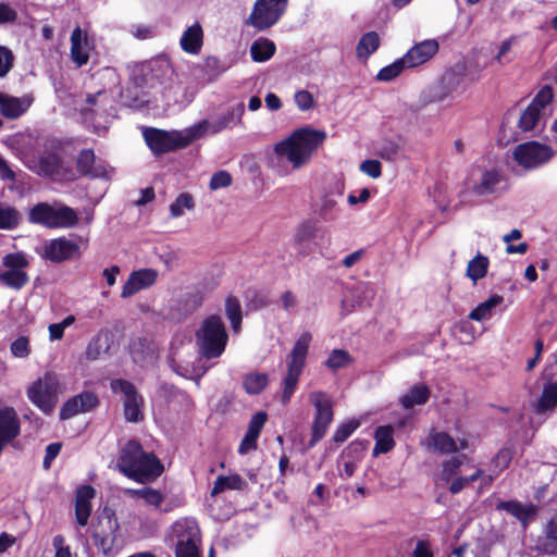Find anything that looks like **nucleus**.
Wrapping results in <instances>:
<instances>
[{
	"mask_svg": "<svg viewBox=\"0 0 557 557\" xmlns=\"http://www.w3.org/2000/svg\"><path fill=\"white\" fill-rule=\"evenodd\" d=\"M326 139L324 131L300 127L277 141L269 156V166L280 176H287L307 165Z\"/></svg>",
	"mask_w": 557,
	"mask_h": 557,
	"instance_id": "1",
	"label": "nucleus"
},
{
	"mask_svg": "<svg viewBox=\"0 0 557 557\" xmlns=\"http://www.w3.org/2000/svg\"><path fill=\"white\" fill-rule=\"evenodd\" d=\"M116 467L126 478L145 483L158 478L163 467L153 453H147L137 441H128L121 449Z\"/></svg>",
	"mask_w": 557,
	"mask_h": 557,
	"instance_id": "2",
	"label": "nucleus"
},
{
	"mask_svg": "<svg viewBox=\"0 0 557 557\" xmlns=\"http://www.w3.org/2000/svg\"><path fill=\"white\" fill-rule=\"evenodd\" d=\"M28 221L49 230H66L77 225L78 214L59 201L38 202L30 208Z\"/></svg>",
	"mask_w": 557,
	"mask_h": 557,
	"instance_id": "3",
	"label": "nucleus"
},
{
	"mask_svg": "<svg viewBox=\"0 0 557 557\" xmlns=\"http://www.w3.org/2000/svg\"><path fill=\"white\" fill-rule=\"evenodd\" d=\"M195 337L198 352L206 359L220 357L228 341L225 324L216 314L209 315L201 322Z\"/></svg>",
	"mask_w": 557,
	"mask_h": 557,
	"instance_id": "4",
	"label": "nucleus"
},
{
	"mask_svg": "<svg viewBox=\"0 0 557 557\" xmlns=\"http://www.w3.org/2000/svg\"><path fill=\"white\" fill-rule=\"evenodd\" d=\"M312 341L310 332H302L296 339L286 358L287 371L282 381V403L287 404L296 391L300 374L305 368L307 355Z\"/></svg>",
	"mask_w": 557,
	"mask_h": 557,
	"instance_id": "5",
	"label": "nucleus"
},
{
	"mask_svg": "<svg viewBox=\"0 0 557 557\" xmlns=\"http://www.w3.org/2000/svg\"><path fill=\"white\" fill-rule=\"evenodd\" d=\"M143 136L153 154H163L185 148L197 140L191 125L180 131H162L148 127L143 131Z\"/></svg>",
	"mask_w": 557,
	"mask_h": 557,
	"instance_id": "6",
	"label": "nucleus"
},
{
	"mask_svg": "<svg viewBox=\"0 0 557 557\" xmlns=\"http://www.w3.org/2000/svg\"><path fill=\"white\" fill-rule=\"evenodd\" d=\"M170 537L175 546V557H200V530L194 519L175 521L171 527Z\"/></svg>",
	"mask_w": 557,
	"mask_h": 557,
	"instance_id": "7",
	"label": "nucleus"
},
{
	"mask_svg": "<svg viewBox=\"0 0 557 557\" xmlns=\"http://www.w3.org/2000/svg\"><path fill=\"white\" fill-rule=\"evenodd\" d=\"M62 392L58 375L46 372L27 388L29 401L45 413H50L58 401V395Z\"/></svg>",
	"mask_w": 557,
	"mask_h": 557,
	"instance_id": "8",
	"label": "nucleus"
},
{
	"mask_svg": "<svg viewBox=\"0 0 557 557\" xmlns=\"http://www.w3.org/2000/svg\"><path fill=\"white\" fill-rule=\"evenodd\" d=\"M287 4L288 0H256L245 24L259 32L265 30L277 24Z\"/></svg>",
	"mask_w": 557,
	"mask_h": 557,
	"instance_id": "9",
	"label": "nucleus"
},
{
	"mask_svg": "<svg viewBox=\"0 0 557 557\" xmlns=\"http://www.w3.org/2000/svg\"><path fill=\"white\" fill-rule=\"evenodd\" d=\"M119 522L111 508H103L94 527L92 537L95 545L103 555H111L117 550Z\"/></svg>",
	"mask_w": 557,
	"mask_h": 557,
	"instance_id": "10",
	"label": "nucleus"
},
{
	"mask_svg": "<svg viewBox=\"0 0 557 557\" xmlns=\"http://www.w3.org/2000/svg\"><path fill=\"white\" fill-rule=\"evenodd\" d=\"M309 400L314 408V416L312 421V435L309 442V447H313L319 441H321L329 425L333 421V401L329 394L321 391H314L309 394Z\"/></svg>",
	"mask_w": 557,
	"mask_h": 557,
	"instance_id": "11",
	"label": "nucleus"
},
{
	"mask_svg": "<svg viewBox=\"0 0 557 557\" xmlns=\"http://www.w3.org/2000/svg\"><path fill=\"white\" fill-rule=\"evenodd\" d=\"M245 106L243 102L228 108L225 112L218 115L214 120H201L191 125L196 139L207 135H215L225 129H232L242 124Z\"/></svg>",
	"mask_w": 557,
	"mask_h": 557,
	"instance_id": "12",
	"label": "nucleus"
},
{
	"mask_svg": "<svg viewBox=\"0 0 557 557\" xmlns=\"http://www.w3.org/2000/svg\"><path fill=\"white\" fill-rule=\"evenodd\" d=\"M553 97V88L548 85L543 86L539 90L534 99L520 115L518 126L521 132H532L541 125L544 116V109L550 103Z\"/></svg>",
	"mask_w": 557,
	"mask_h": 557,
	"instance_id": "13",
	"label": "nucleus"
},
{
	"mask_svg": "<svg viewBox=\"0 0 557 557\" xmlns=\"http://www.w3.org/2000/svg\"><path fill=\"white\" fill-rule=\"evenodd\" d=\"M515 161L525 170H532L548 162L553 157L550 147L537 141L518 145L512 152Z\"/></svg>",
	"mask_w": 557,
	"mask_h": 557,
	"instance_id": "14",
	"label": "nucleus"
},
{
	"mask_svg": "<svg viewBox=\"0 0 557 557\" xmlns=\"http://www.w3.org/2000/svg\"><path fill=\"white\" fill-rule=\"evenodd\" d=\"M344 195V183L336 180L321 193L317 202V214L324 222L336 221L342 212L339 201Z\"/></svg>",
	"mask_w": 557,
	"mask_h": 557,
	"instance_id": "15",
	"label": "nucleus"
},
{
	"mask_svg": "<svg viewBox=\"0 0 557 557\" xmlns=\"http://www.w3.org/2000/svg\"><path fill=\"white\" fill-rule=\"evenodd\" d=\"M503 175L494 168H474L468 178V187L478 196H487L500 190Z\"/></svg>",
	"mask_w": 557,
	"mask_h": 557,
	"instance_id": "16",
	"label": "nucleus"
},
{
	"mask_svg": "<svg viewBox=\"0 0 557 557\" xmlns=\"http://www.w3.org/2000/svg\"><path fill=\"white\" fill-rule=\"evenodd\" d=\"M111 389L124 396V416L128 422H138L143 419V397L135 386L125 380L119 379L111 382Z\"/></svg>",
	"mask_w": 557,
	"mask_h": 557,
	"instance_id": "17",
	"label": "nucleus"
},
{
	"mask_svg": "<svg viewBox=\"0 0 557 557\" xmlns=\"http://www.w3.org/2000/svg\"><path fill=\"white\" fill-rule=\"evenodd\" d=\"M70 55L72 62L82 67L89 61L91 52L95 50V41L89 34L81 27H75L71 34Z\"/></svg>",
	"mask_w": 557,
	"mask_h": 557,
	"instance_id": "18",
	"label": "nucleus"
},
{
	"mask_svg": "<svg viewBox=\"0 0 557 557\" xmlns=\"http://www.w3.org/2000/svg\"><path fill=\"white\" fill-rule=\"evenodd\" d=\"M203 299L205 295L199 289L181 294L170 307V318L175 321L186 319L202 306Z\"/></svg>",
	"mask_w": 557,
	"mask_h": 557,
	"instance_id": "19",
	"label": "nucleus"
},
{
	"mask_svg": "<svg viewBox=\"0 0 557 557\" xmlns=\"http://www.w3.org/2000/svg\"><path fill=\"white\" fill-rule=\"evenodd\" d=\"M77 255H79V246L66 237L48 240L42 252V256L52 262H62Z\"/></svg>",
	"mask_w": 557,
	"mask_h": 557,
	"instance_id": "20",
	"label": "nucleus"
},
{
	"mask_svg": "<svg viewBox=\"0 0 557 557\" xmlns=\"http://www.w3.org/2000/svg\"><path fill=\"white\" fill-rule=\"evenodd\" d=\"M158 278V271L154 269L146 268L133 271L125 284L122 287L121 297L128 298L138 292L152 286Z\"/></svg>",
	"mask_w": 557,
	"mask_h": 557,
	"instance_id": "21",
	"label": "nucleus"
},
{
	"mask_svg": "<svg viewBox=\"0 0 557 557\" xmlns=\"http://www.w3.org/2000/svg\"><path fill=\"white\" fill-rule=\"evenodd\" d=\"M99 399L92 392H84L70 398L64 403L60 410V419L67 420L79 413L88 412L95 409Z\"/></svg>",
	"mask_w": 557,
	"mask_h": 557,
	"instance_id": "22",
	"label": "nucleus"
},
{
	"mask_svg": "<svg viewBox=\"0 0 557 557\" xmlns=\"http://www.w3.org/2000/svg\"><path fill=\"white\" fill-rule=\"evenodd\" d=\"M440 49L436 39H425L412 46L403 57L409 69L417 67L430 61Z\"/></svg>",
	"mask_w": 557,
	"mask_h": 557,
	"instance_id": "23",
	"label": "nucleus"
},
{
	"mask_svg": "<svg viewBox=\"0 0 557 557\" xmlns=\"http://www.w3.org/2000/svg\"><path fill=\"white\" fill-rule=\"evenodd\" d=\"M33 101L29 95L14 97L0 92V114L11 120L18 119L30 108Z\"/></svg>",
	"mask_w": 557,
	"mask_h": 557,
	"instance_id": "24",
	"label": "nucleus"
},
{
	"mask_svg": "<svg viewBox=\"0 0 557 557\" xmlns=\"http://www.w3.org/2000/svg\"><path fill=\"white\" fill-rule=\"evenodd\" d=\"M534 548L540 555H554L557 552V515L544 525L543 534L536 539Z\"/></svg>",
	"mask_w": 557,
	"mask_h": 557,
	"instance_id": "25",
	"label": "nucleus"
},
{
	"mask_svg": "<svg viewBox=\"0 0 557 557\" xmlns=\"http://www.w3.org/2000/svg\"><path fill=\"white\" fill-rule=\"evenodd\" d=\"M77 169L83 175L95 178L109 177L110 171L102 163H96V157L91 149H84L77 158Z\"/></svg>",
	"mask_w": 557,
	"mask_h": 557,
	"instance_id": "26",
	"label": "nucleus"
},
{
	"mask_svg": "<svg viewBox=\"0 0 557 557\" xmlns=\"http://www.w3.org/2000/svg\"><path fill=\"white\" fill-rule=\"evenodd\" d=\"M202 45L203 30L200 23L195 22L183 32L180 39V47L184 52L197 55L200 53Z\"/></svg>",
	"mask_w": 557,
	"mask_h": 557,
	"instance_id": "27",
	"label": "nucleus"
},
{
	"mask_svg": "<svg viewBox=\"0 0 557 557\" xmlns=\"http://www.w3.org/2000/svg\"><path fill=\"white\" fill-rule=\"evenodd\" d=\"M144 500L147 505L163 513L170 512L183 504L182 498L177 496L168 497L159 490L152 487H148L146 495H144Z\"/></svg>",
	"mask_w": 557,
	"mask_h": 557,
	"instance_id": "28",
	"label": "nucleus"
},
{
	"mask_svg": "<svg viewBox=\"0 0 557 557\" xmlns=\"http://www.w3.org/2000/svg\"><path fill=\"white\" fill-rule=\"evenodd\" d=\"M113 335L109 330H100L88 343L85 356L88 360H97L109 352Z\"/></svg>",
	"mask_w": 557,
	"mask_h": 557,
	"instance_id": "29",
	"label": "nucleus"
},
{
	"mask_svg": "<svg viewBox=\"0 0 557 557\" xmlns=\"http://www.w3.org/2000/svg\"><path fill=\"white\" fill-rule=\"evenodd\" d=\"M429 446L441 454H451L467 448L468 444L466 440L455 441L445 432H434L429 436Z\"/></svg>",
	"mask_w": 557,
	"mask_h": 557,
	"instance_id": "30",
	"label": "nucleus"
},
{
	"mask_svg": "<svg viewBox=\"0 0 557 557\" xmlns=\"http://www.w3.org/2000/svg\"><path fill=\"white\" fill-rule=\"evenodd\" d=\"M499 509H503L518 519L523 529H527L530 519H532L536 512L537 508L534 505H523L516 500L503 502L498 505Z\"/></svg>",
	"mask_w": 557,
	"mask_h": 557,
	"instance_id": "31",
	"label": "nucleus"
},
{
	"mask_svg": "<svg viewBox=\"0 0 557 557\" xmlns=\"http://www.w3.org/2000/svg\"><path fill=\"white\" fill-rule=\"evenodd\" d=\"M61 169V161L57 152L44 151L39 158L35 171L39 175L55 176Z\"/></svg>",
	"mask_w": 557,
	"mask_h": 557,
	"instance_id": "32",
	"label": "nucleus"
},
{
	"mask_svg": "<svg viewBox=\"0 0 557 557\" xmlns=\"http://www.w3.org/2000/svg\"><path fill=\"white\" fill-rule=\"evenodd\" d=\"M430 398V389L423 384L413 385L406 394H404L399 401L404 409H410L413 406H421L426 404Z\"/></svg>",
	"mask_w": 557,
	"mask_h": 557,
	"instance_id": "33",
	"label": "nucleus"
},
{
	"mask_svg": "<svg viewBox=\"0 0 557 557\" xmlns=\"http://www.w3.org/2000/svg\"><path fill=\"white\" fill-rule=\"evenodd\" d=\"M504 297L500 295H492L485 301L480 302L470 313L469 319L478 322L488 320L493 315V310L502 305Z\"/></svg>",
	"mask_w": 557,
	"mask_h": 557,
	"instance_id": "34",
	"label": "nucleus"
},
{
	"mask_svg": "<svg viewBox=\"0 0 557 557\" xmlns=\"http://www.w3.org/2000/svg\"><path fill=\"white\" fill-rule=\"evenodd\" d=\"M275 44L268 38H258L250 47V54L256 62H265L275 53Z\"/></svg>",
	"mask_w": 557,
	"mask_h": 557,
	"instance_id": "35",
	"label": "nucleus"
},
{
	"mask_svg": "<svg viewBox=\"0 0 557 557\" xmlns=\"http://www.w3.org/2000/svg\"><path fill=\"white\" fill-rule=\"evenodd\" d=\"M317 235V226L312 222L301 223L294 235V243L304 255L309 252L307 244L312 240Z\"/></svg>",
	"mask_w": 557,
	"mask_h": 557,
	"instance_id": "36",
	"label": "nucleus"
},
{
	"mask_svg": "<svg viewBox=\"0 0 557 557\" xmlns=\"http://www.w3.org/2000/svg\"><path fill=\"white\" fill-rule=\"evenodd\" d=\"M488 265V258L479 252L468 262L466 275L475 284L487 274Z\"/></svg>",
	"mask_w": 557,
	"mask_h": 557,
	"instance_id": "37",
	"label": "nucleus"
},
{
	"mask_svg": "<svg viewBox=\"0 0 557 557\" xmlns=\"http://www.w3.org/2000/svg\"><path fill=\"white\" fill-rule=\"evenodd\" d=\"M394 430L391 425H381L375 430L374 454L388 453L395 445L393 438Z\"/></svg>",
	"mask_w": 557,
	"mask_h": 557,
	"instance_id": "38",
	"label": "nucleus"
},
{
	"mask_svg": "<svg viewBox=\"0 0 557 557\" xmlns=\"http://www.w3.org/2000/svg\"><path fill=\"white\" fill-rule=\"evenodd\" d=\"M380 46V37L376 32L364 34L356 47V55L359 59H368Z\"/></svg>",
	"mask_w": 557,
	"mask_h": 557,
	"instance_id": "39",
	"label": "nucleus"
},
{
	"mask_svg": "<svg viewBox=\"0 0 557 557\" xmlns=\"http://www.w3.org/2000/svg\"><path fill=\"white\" fill-rule=\"evenodd\" d=\"M245 480L238 474H230L226 476H218L214 482V486L211 491V495L214 496L224 492L225 490L242 491L246 487Z\"/></svg>",
	"mask_w": 557,
	"mask_h": 557,
	"instance_id": "40",
	"label": "nucleus"
},
{
	"mask_svg": "<svg viewBox=\"0 0 557 557\" xmlns=\"http://www.w3.org/2000/svg\"><path fill=\"white\" fill-rule=\"evenodd\" d=\"M352 361L354 359L348 351L344 349H333L329 354L324 364L327 369L335 372L339 369L349 367Z\"/></svg>",
	"mask_w": 557,
	"mask_h": 557,
	"instance_id": "41",
	"label": "nucleus"
},
{
	"mask_svg": "<svg viewBox=\"0 0 557 557\" xmlns=\"http://www.w3.org/2000/svg\"><path fill=\"white\" fill-rule=\"evenodd\" d=\"M108 95L106 91H98L94 95H87L86 103L87 107L83 109L85 120H92L95 115L99 114L104 102H108Z\"/></svg>",
	"mask_w": 557,
	"mask_h": 557,
	"instance_id": "42",
	"label": "nucleus"
},
{
	"mask_svg": "<svg viewBox=\"0 0 557 557\" xmlns=\"http://www.w3.org/2000/svg\"><path fill=\"white\" fill-rule=\"evenodd\" d=\"M225 313L231 322L235 333L239 332L243 320L242 307L239 300L234 296H228L225 300Z\"/></svg>",
	"mask_w": 557,
	"mask_h": 557,
	"instance_id": "43",
	"label": "nucleus"
},
{
	"mask_svg": "<svg viewBox=\"0 0 557 557\" xmlns=\"http://www.w3.org/2000/svg\"><path fill=\"white\" fill-rule=\"evenodd\" d=\"M374 296L375 290L369 283H360L352 289V306H370Z\"/></svg>",
	"mask_w": 557,
	"mask_h": 557,
	"instance_id": "44",
	"label": "nucleus"
},
{
	"mask_svg": "<svg viewBox=\"0 0 557 557\" xmlns=\"http://www.w3.org/2000/svg\"><path fill=\"white\" fill-rule=\"evenodd\" d=\"M468 458L466 455L454 456L442 463V471L440 479L448 483L460 470Z\"/></svg>",
	"mask_w": 557,
	"mask_h": 557,
	"instance_id": "45",
	"label": "nucleus"
},
{
	"mask_svg": "<svg viewBox=\"0 0 557 557\" xmlns=\"http://www.w3.org/2000/svg\"><path fill=\"white\" fill-rule=\"evenodd\" d=\"M350 449H351V446L348 448V451L343 454V456L341 457V460L338 461L337 473H338L339 478H342V479L351 478L356 473V471L359 467L360 458L351 457Z\"/></svg>",
	"mask_w": 557,
	"mask_h": 557,
	"instance_id": "46",
	"label": "nucleus"
},
{
	"mask_svg": "<svg viewBox=\"0 0 557 557\" xmlns=\"http://www.w3.org/2000/svg\"><path fill=\"white\" fill-rule=\"evenodd\" d=\"M20 212L5 203H0V230H13L20 223Z\"/></svg>",
	"mask_w": 557,
	"mask_h": 557,
	"instance_id": "47",
	"label": "nucleus"
},
{
	"mask_svg": "<svg viewBox=\"0 0 557 557\" xmlns=\"http://www.w3.org/2000/svg\"><path fill=\"white\" fill-rule=\"evenodd\" d=\"M0 281L9 287L20 289L28 281L27 274L20 269H11L0 274Z\"/></svg>",
	"mask_w": 557,
	"mask_h": 557,
	"instance_id": "48",
	"label": "nucleus"
},
{
	"mask_svg": "<svg viewBox=\"0 0 557 557\" xmlns=\"http://www.w3.org/2000/svg\"><path fill=\"white\" fill-rule=\"evenodd\" d=\"M557 406V385L547 384L544 386L542 396L537 404V411L543 412Z\"/></svg>",
	"mask_w": 557,
	"mask_h": 557,
	"instance_id": "49",
	"label": "nucleus"
},
{
	"mask_svg": "<svg viewBox=\"0 0 557 557\" xmlns=\"http://www.w3.org/2000/svg\"><path fill=\"white\" fill-rule=\"evenodd\" d=\"M195 207L194 198L187 193L178 195L174 202L170 205V214L176 219L184 215L186 210H191Z\"/></svg>",
	"mask_w": 557,
	"mask_h": 557,
	"instance_id": "50",
	"label": "nucleus"
},
{
	"mask_svg": "<svg viewBox=\"0 0 557 557\" xmlns=\"http://www.w3.org/2000/svg\"><path fill=\"white\" fill-rule=\"evenodd\" d=\"M405 69H409L403 58L397 59L393 63L384 66L376 74L377 81L389 82L397 77Z\"/></svg>",
	"mask_w": 557,
	"mask_h": 557,
	"instance_id": "51",
	"label": "nucleus"
},
{
	"mask_svg": "<svg viewBox=\"0 0 557 557\" xmlns=\"http://www.w3.org/2000/svg\"><path fill=\"white\" fill-rule=\"evenodd\" d=\"M268 384V376L263 373H250L244 380V388L248 394H259Z\"/></svg>",
	"mask_w": 557,
	"mask_h": 557,
	"instance_id": "52",
	"label": "nucleus"
},
{
	"mask_svg": "<svg viewBox=\"0 0 557 557\" xmlns=\"http://www.w3.org/2000/svg\"><path fill=\"white\" fill-rule=\"evenodd\" d=\"M518 41L517 36H511L507 39H505L499 48L498 51L495 53L493 61L496 62L498 65H506L509 62H511V58H509V54L512 50L513 45Z\"/></svg>",
	"mask_w": 557,
	"mask_h": 557,
	"instance_id": "53",
	"label": "nucleus"
},
{
	"mask_svg": "<svg viewBox=\"0 0 557 557\" xmlns=\"http://www.w3.org/2000/svg\"><path fill=\"white\" fill-rule=\"evenodd\" d=\"M454 77H455L454 73H446L443 77L442 84L433 86L430 89L431 95H430L429 101H431V102L443 101L444 99H446L450 94V89H446L444 84H446V85L453 84Z\"/></svg>",
	"mask_w": 557,
	"mask_h": 557,
	"instance_id": "54",
	"label": "nucleus"
},
{
	"mask_svg": "<svg viewBox=\"0 0 557 557\" xmlns=\"http://www.w3.org/2000/svg\"><path fill=\"white\" fill-rule=\"evenodd\" d=\"M294 101L296 107L302 112L310 111L315 107L312 94L305 89L295 92Z\"/></svg>",
	"mask_w": 557,
	"mask_h": 557,
	"instance_id": "55",
	"label": "nucleus"
},
{
	"mask_svg": "<svg viewBox=\"0 0 557 557\" xmlns=\"http://www.w3.org/2000/svg\"><path fill=\"white\" fill-rule=\"evenodd\" d=\"M481 469H475L474 472L468 476H458L451 481L449 491L451 494L460 493L468 484L474 482L482 475Z\"/></svg>",
	"mask_w": 557,
	"mask_h": 557,
	"instance_id": "56",
	"label": "nucleus"
},
{
	"mask_svg": "<svg viewBox=\"0 0 557 557\" xmlns=\"http://www.w3.org/2000/svg\"><path fill=\"white\" fill-rule=\"evenodd\" d=\"M11 354L15 358H27L30 354L29 339L26 336H20L10 346Z\"/></svg>",
	"mask_w": 557,
	"mask_h": 557,
	"instance_id": "57",
	"label": "nucleus"
},
{
	"mask_svg": "<svg viewBox=\"0 0 557 557\" xmlns=\"http://www.w3.org/2000/svg\"><path fill=\"white\" fill-rule=\"evenodd\" d=\"M359 426V422L357 421H348L345 423H342L336 429L334 435H333V442L335 443H343L345 442Z\"/></svg>",
	"mask_w": 557,
	"mask_h": 557,
	"instance_id": "58",
	"label": "nucleus"
},
{
	"mask_svg": "<svg viewBox=\"0 0 557 557\" xmlns=\"http://www.w3.org/2000/svg\"><path fill=\"white\" fill-rule=\"evenodd\" d=\"M14 55L10 49L0 46V78H3L13 67Z\"/></svg>",
	"mask_w": 557,
	"mask_h": 557,
	"instance_id": "59",
	"label": "nucleus"
},
{
	"mask_svg": "<svg viewBox=\"0 0 557 557\" xmlns=\"http://www.w3.org/2000/svg\"><path fill=\"white\" fill-rule=\"evenodd\" d=\"M232 184V176L226 171H218L215 172L209 183V187L212 190H218L220 188H225Z\"/></svg>",
	"mask_w": 557,
	"mask_h": 557,
	"instance_id": "60",
	"label": "nucleus"
},
{
	"mask_svg": "<svg viewBox=\"0 0 557 557\" xmlns=\"http://www.w3.org/2000/svg\"><path fill=\"white\" fill-rule=\"evenodd\" d=\"M28 261L26 257L21 253H9L3 257V265L11 269H20L23 270L25 267H27Z\"/></svg>",
	"mask_w": 557,
	"mask_h": 557,
	"instance_id": "61",
	"label": "nucleus"
},
{
	"mask_svg": "<svg viewBox=\"0 0 557 557\" xmlns=\"http://www.w3.org/2000/svg\"><path fill=\"white\" fill-rule=\"evenodd\" d=\"M52 545L55 550L54 557H78L76 554L72 553L70 546L65 544L63 535H55Z\"/></svg>",
	"mask_w": 557,
	"mask_h": 557,
	"instance_id": "62",
	"label": "nucleus"
},
{
	"mask_svg": "<svg viewBox=\"0 0 557 557\" xmlns=\"http://www.w3.org/2000/svg\"><path fill=\"white\" fill-rule=\"evenodd\" d=\"M151 72L153 77L161 81L163 77L171 75L173 71L168 60L160 59L152 62Z\"/></svg>",
	"mask_w": 557,
	"mask_h": 557,
	"instance_id": "63",
	"label": "nucleus"
},
{
	"mask_svg": "<svg viewBox=\"0 0 557 557\" xmlns=\"http://www.w3.org/2000/svg\"><path fill=\"white\" fill-rule=\"evenodd\" d=\"M412 557H434L431 543L428 540H419L411 554Z\"/></svg>",
	"mask_w": 557,
	"mask_h": 557,
	"instance_id": "64",
	"label": "nucleus"
}]
</instances>
